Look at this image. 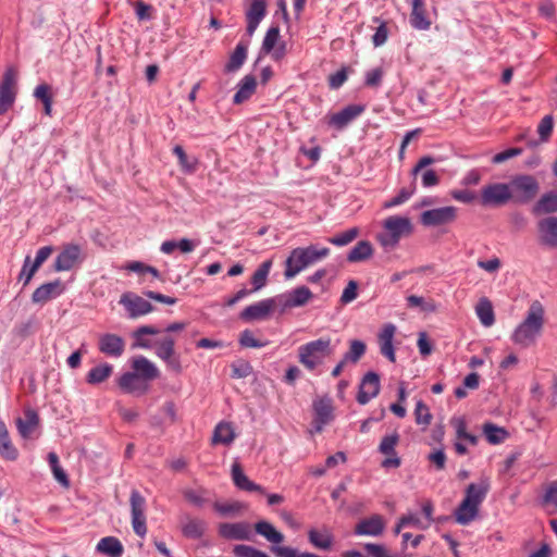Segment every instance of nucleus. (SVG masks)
Listing matches in <instances>:
<instances>
[{
    "label": "nucleus",
    "mask_w": 557,
    "mask_h": 557,
    "mask_svg": "<svg viewBox=\"0 0 557 557\" xmlns=\"http://www.w3.org/2000/svg\"><path fill=\"white\" fill-rule=\"evenodd\" d=\"M159 333H161V330L153 325L139 326L133 332V347L153 348L156 356L165 363L168 370L175 374H181L183 372L181 357L175 351V339L172 336H164L156 341L153 345L149 339L144 338L145 335H157Z\"/></svg>",
    "instance_id": "1"
},
{
    "label": "nucleus",
    "mask_w": 557,
    "mask_h": 557,
    "mask_svg": "<svg viewBox=\"0 0 557 557\" xmlns=\"http://www.w3.org/2000/svg\"><path fill=\"white\" fill-rule=\"evenodd\" d=\"M544 325V308L537 300L533 301L525 319L516 327L511 339L513 343L528 347L534 343Z\"/></svg>",
    "instance_id": "2"
},
{
    "label": "nucleus",
    "mask_w": 557,
    "mask_h": 557,
    "mask_svg": "<svg viewBox=\"0 0 557 557\" xmlns=\"http://www.w3.org/2000/svg\"><path fill=\"white\" fill-rule=\"evenodd\" d=\"M329 253L330 249L327 247L318 248L315 245L293 249L285 261L284 276L293 278L305 268L327 257Z\"/></svg>",
    "instance_id": "3"
},
{
    "label": "nucleus",
    "mask_w": 557,
    "mask_h": 557,
    "mask_svg": "<svg viewBox=\"0 0 557 557\" xmlns=\"http://www.w3.org/2000/svg\"><path fill=\"white\" fill-rule=\"evenodd\" d=\"M333 354L330 337H320L298 348L299 361L308 369L314 370L323 358Z\"/></svg>",
    "instance_id": "4"
},
{
    "label": "nucleus",
    "mask_w": 557,
    "mask_h": 557,
    "mask_svg": "<svg viewBox=\"0 0 557 557\" xmlns=\"http://www.w3.org/2000/svg\"><path fill=\"white\" fill-rule=\"evenodd\" d=\"M385 233L379 235V242L385 248H394L403 236L412 233V224L409 218L393 215L384 221Z\"/></svg>",
    "instance_id": "5"
},
{
    "label": "nucleus",
    "mask_w": 557,
    "mask_h": 557,
    "mask_svg": "<svg viewBox=\"0 0 557 557\" xmlns=\"http://www.w3.org/2000/svg\"><path fill=\"white\" fill-rule=\"evenodd\" d=\"M509 186L512 193V201L518 205H525L532 201L540 189L536 178L528 174L513 176L509 182Z\"/></svg>",
    "instance_id": "6"
},
{
    "label": "nucleus",
    "mask_w": 557,
    "mask_h": 557,
    "mask_svg": "<svg viewBox=\"0 0 557 557\" xmlns=\"http://www.w3.org/2000/svg\"><path fill=\"white\" fill-rule=\"evenodd\" d=\"M17 94V71L10 66L8 67L0 82V115L9 111L14 104Z\"/></svg>",
    "instance_id": "7"
},
{
    "label": "nucleus",
    "mask_w": 557,
    "mask_h": 557,
    "mask_svg": "<svg viewBox=\"0 0 557 557\" xmlns=\"http://www.w3.org/2000/svg\"><path fill=\"white\" fill-rule=\"evenodd\" d=\"M84 260L85 255L81 245L74 243L65 244L55 257L53 270L57 272L70 271L79 265Z\"/></svg>",
    "instance_id": "8"
},
{
    "label": "nucleus",
    "mask_w": 557,
    "mask_h": 557,
    "mask_svg": "<svg viewBox=\"0 0 557 557\" xmlns=\"http://www.w3.org/2000/svg\"><path fill=\"white\" fill-rule=\"evenodd\" d=\"M512 201L509 183H493L484 186L481 191L483 206L500 207Z\"/></svg>",
    "instance_id": "9"
},
{
    "label": "nucleus",
    "mask_w": 557,
    "mask_h": 557,
    "mask_svg": "<svg viewBox=\"0 0 557 557\" xmlns=\"http://www.w3.org/2000/svg\"><path fill=\"white\" fill-rule=\"evenodd\" d=\"M132 527L134 532L144 537L147 533L146 524V499L137 490H133L129 496Z\"/></svg>",
    "instance_id": "10"
},
{
    "label": "nucleus",
    "mask_w": 557,
    "mask_h": 557,
    "mask_svg": "<svg viewBox=\"0 0 557 557\" xmlns=\"http://www.w3.org/2000/svg\"><path fill=\"white\" fill-rule=\"evenodd\" d=\"M218 533L227 541H251L253 539L251 524L247 521L220 523Z\"/></svg>",
    "instance_id": "11"
},
{
    "label": "nucleus",
    "mask_w": 557,
    "mask_h": 557,
    "mask_svg": "<svg viewBox=\"0 0 557 557\" xmlns=\"http://www.w3.org/2000/svg\"><path fill=\"white\" fill-rule=\"evenodd\" d=\"M276 306V298H267L247 306L240 313L239 319L245 322L267 320Z\"/></svg>",
    "instance_id": "12"
},
{
    "label": "nucleus",
    "mask_w": 557,
    "mask_h": 557,
    "mask_svg": "<svg viewBox=\"0 0 557 557\" xmlns=\"http://www.w3.org/2000/svg\"><path fill=\"white\" fill-rule=\"evenodd\" d=\"M456 218L457 208L447 206L422 212L420 215V222L424 226H440L454 222Z\"/></svg>",
    "instance_id": "13"
},
{
    "label": "nucleus",
    "mask_w": 557,
    "mask_h": 557,
    "mask_svg": "<svg viewBox=\"0 0 557 557\" xmlns=\"http://www.w3.org/2000/svg\"><path fill=\"white\" fill-rule=\"evenodd\" d=\"M120 304L124 306L131 319L148 314L154 309L148 300L132 292L124 293L120 298Z\"/></svg>",
    "instance_id": "14"
},
{
    "label": "nucleus",
    "mask_w": 557,
    "mask_h": 557,
    "mask_svg": "<svg viewBox=\"0 0 557 557\" xmlns=\"http://www.w3.org/2000/svg\"><path fill=\"white\" fill-rule=\"evenodd\" d=\"M313 428L315 432H321L323 428L334 420V408L332 399L329 396H323L313 400Z\"/></svg>",
    "instance_id": "15"
},
{
    "label": "nucleus",
    "mask_w": 557,
    "mask_h": 557,
    "mask_svg": "<svg viewBox=\"0 0 557 557\" xmlns=\"http://www.w3.org/2000/svg\"><path fill=\"white\" fill-rule=\"evenodd\" d=\"M366 110L364 104L352 103L348 104L338 112H335L329 116L327 124L336 129H343Z\"/></svg>",
    "instance_id": "16"
},
{
    "label": "nucleus",
    "mask_w": 557,
    "mask_h": 557,
    "mask_svg": "<svg viewBox=\"0 0 557 557\" xmlns=\"http://www.w3.org/2000/svg\"><path fill=\"white\" fill-rule=\"evenodd\" d=\"M380 389V375L374 371L367 372L359 385V391L356 397L358 404H368L372 398L379 395Z\"/></svg>",
    "instance_id": "17"
},
{
    "label": "nucleus",
    "mask_w": 557,
    "mask_h": 557,
    "mask_svg": "<svg viewBox=\"0 0 557 557\" xmlns=\"http://www.w3.org/2000/svg\"><path fill=\"white\" fill-rule=\"evenodd\" d=\"M98 349L108 357L120 358L125 350V341L117 334L104 333L99 336Z\"/></svg>",
    "instance_id": "18"
},
{
    "label": "nucleus",
    "mask_w": 557,
    "mask_h": 557,
    "mask_svg": "<svg viewBox=\"0 0 557 557\" xmlns=\"http://www.w3.org/2000/svg\"><path fill=\"white\" fill-rule=\"evenodd\" d=\"M536 226L540 244L548 248H557V216L541 219Z\"/></svg>",
    "instance_id": "19"
},
{
    "label": "nucleus",
    "mask_w": 557,
    "mask_h": 557,
    "mask_svg": "<svg viewBox=\"0 0 557 557\" xmlns=\"http://www.w3.org/2000/svg\"><path fill=\"white\" fill-rule=\"evenodd\" d=\"M131 367L137 374V379L144 382H151L160 376L156 364L144 356H136L132 359Z\"/></svg>",
    "instance_id": "20"
},
{
    "label": "nucleus",
    "mask_w": 557,
    "mask_h": 557,
    "mask_svg": "<svg viewBox=\"0 0 557 557\" xmlns=\"http://www.w3.org/2000/svg\"><path fill=\"white\" fill-rule=\"evenodd\" d=\"M63 290L64 287L59 278L53 282L45 283L34 290L32 301L34 304L44 305L50 299L60 296Z\"/></svg>",
    "instance_id": "21"
},
{
    "label": "nucleus",
    "mask_w": 557,
    "mask_h": 557,
    "mask_svg": "<svg viewBox=\"0 0 557 557\" xmlns=\"http://www.w3.org/2000/svg\"><path fill=\"white\" fill-rule=\"evenodd\" d=\"M15 423L20 435L29 438L39 426L40 418L36 410L27 408L24 410V418H17Z\"/></svg>",
    "instance_id": "22"
},
{
    "label": "nucleus",
    "mask_w": 557,
    "mask_h": 557,
    "mask_svg": "<svg viewBox=\"0 0 557 557\" xmlns=\"http://www.w3.org/2000/svg\"><path fill=\"white\" fill-rule=\"evenodd\" d=\"M232 479L235 486L239 490L246 492H258L262 495H265V488L252 481L244 473L239 463H234L232 466Z\"/></svg>",
    "instance_id": "23"
},
{
    "label": "nucleus",
    "mask_w": 557,
    "mask_h": 557,
    "mask_svg": "<svg viewBox=\"0 0 557 557\" xmlns=\"http://www.w3.org/2000/svg\"><path fill=\"white\" fill-rule=\"evenodd\" d=\"M249 47V40L242 38L236 45L234 51L231 53L227 63L225 64L224 71L226 73H233L238 71L247 59V52Z\"/></svg>",
    "instance_id": "24"
},
{
    "label": "nucleus",
    "mask_w": 557,
    "mask_h": 557,
    "mask_svg": "<svg viewBox=\"0 0 557 557\" xmlns=\"http://www.w3.org/2000/svg\"><path fill=\"white\" fill-rule=\"evenodd\" d=\"M253 529L257 534L272 543V546H280V544L285 540L284 534L267 520H260L256 522L253 524Z\"/></svg>",
    "instance_id": "25"
},
{
    "label": "nucleus",
    "mask_w": 557,
    "mask_h": 557,
    "mask_svg": "<svg viewBox=\"0 0 557 557\" xmlns=\"http://www.w3.org/2000/svg\"><path fill=\"white\" fill-rule=\"evenodd\" d=\"M384 531V521L381 516L374 515L370 518L361 520L355 528L357 535L377 536Z\"/></svg>",
    "instance_id": "26"
},
{
    "label": "nucleus",
    "mask_w": 557,
    "mask_h": 557,
    "mask_svg": "<svg viewBox=\"0 0 557 557\" xmlns=\"http://www.w3.org/2000/svg\"><path fill=\"white\" fill-rule=\"evenodd\" d=\"M490 491V481L484 478L479 483H470L466 488L465 499L480 507Z\"/></svg>",
    "instance_id": "27"
},
{
    "label": "nucleus",
    "mask_w": 557,
    "mask_h": 557,
    "mask_svg": "<svg viewBox=\"0 0 557 557\" xmlns=\"http://www.w3.org/2000/svg\"><path fill=\"white\" fill-rule=\"evenodd\" d=\"M257 81L252 74L245 75L237 84V90L234 95L233 102L236 104L248 100L256 91Z\"/></svg>",
    "instance_id": "28"
},
{
    "label": "nucleus",
    "mask_w": 557,
    "mask_h": 557,
    "mask_svg": "<svg viewBox=\"0 0 557 557\" xmlns=\"http://www.w3.org/2000/svg\"><path fill=\"white\" fill-rule=\"evenodd\" d=\"M0 456L1 458L15 461L18 458V450L13 445L9 431L3 421L0 420Z\"/></svg>",
    "instance_id": "29"
},
{
    "label": "nucleus",
    "mask_w": 557,
    "mask_h": 557,
    "mask_svg": "<svg viewBox=\"0 0 557 557\" xmlns=\"http://www.w3.org/2000/svg\"><path fill=\"white\" fill-rule=\"evenodd\" d=\"M534 215L550 214L557 212V191L550 190L541 196L532 208Z\"/></svg>",
    "instance_id": "30"
},
{
    "label": "nucleus",
    "mask_w": 557,
    "mask_h": 557,
    "mask_svg": "<svg viewBox=\"0 0 557 557\" xmlns=\"http://www.w3.org/2000/svg\"><path fill=\"white\" fill-rule=\"evenodd\" d=\"M308 540L315 548L330 550L334 542V536L325 527L322 530L312 528L308 531Z\"/></svg>",
    "instance_id": "31"
},
{
    "label": "nucleus",
    "mask_w": 557,
    "mask_h": 557,
    "mask_svg": "<svg viewBox=\"0 0 557 557\" xmlns=\"http://www.w3.org/2000/svg\"><path fill=\"white\" fill-rule=\"evenodd\" d=\"M410 25L419 30L429 29L431 22L428 20L424 10L423 0H412V12L410 15Z\"/></svg>",
    "instance_id": "32"
},
{
    "label": "nucleus",
    "mask_w": 557,
    "mask_h": 557,
    "mask_svg": "<svg viewBox=\"0 0 557 557\" xmlns=\"http://www.w3.org/2000/svg\"><path fill=\"white\" fill-rule=\"evenodd\" d=\"M479 512V507L469 503V499H462L455 510L456 521L461 525H467L475 519Z\"/></svg>",
    "instance_id": "33"
},
{
    "label": "nucleus",
    "mask_w": 557,
    "mask_h": 557,
    "mask_svg": "<svg viewBox=\"0 0 557 557\" xmlns=\"http://www.w3.org/2000/svg\"><path fill=\"white\" fill-rule=\"evenodd\" d=\"M311 297L312 293L307 286H298L288 294L286 300L284 301V307H301L306 305Z\"/></svg>",
    "instance_id": "34"
},
{
    "label": "nucleus",
    "mask_w": 557,
    "mask_h": 557,
    "mask_svg": "<svg viewBox=\"0 0 557 557\" xmlns=\"http://www.w3.org/2000/svg\"><path fill=\"white\" fill-rule=\"evenodd\" d=\"M113 372V367L110 363L103 362L91 368L87 375L86 382L91 385H97L104 382L107 379L111 376Z\"/></svg>",
    "instance_id": "35"
},
{
    "label": "nucleus",
    "mask_w": 557,
    "mask_h": 557,
    "mask_svg": "<svg viewBox=\"0 0 557 557\" xmlns=\"http://www.w3.org/2000/svg\"><path fill=\"white\" fill-rule=\"evenodd\" d=\"M373 255V247L369 240H360L357 245L348 252L347 261L349 262H361L368 260Z\"/></svg>",
    "instance_id": "36"
},
{
    "label": "nucleus",
    "mask_w": 557,
    "mask_h": 557,
    "mask_svg": "<svg viewBox=\"0 0 557 557\" xmlns=\"http://www.w3.org/2000/svg\"><path fill=\"white\" fill-rule=\"evenodd\" d=\"M97 550L107 554L110 557H121L123 554V545L119 539L107 536L99 541Z\"/></svg>",
    "instance_id": "37"
},
{
    "label": "nucleus",
    "mask_w": 557,
    "mask_h": 557,
    "mask_svg": "<svg viewBox=\"0 0 557 557\" xmlns=\"http://www.w3.org/2000/svg\"><path fill=\"white\" fill-rule=\"evenodd\" d=\"M272 259L263 261L251 276L252 288L250 290L257 292L267 285L268 276L272 268Z\"/></svg>",
    "instance_id": "38"
},
{
    "label": "nucleus",
    "mask_w": 557,
    "mask_h": 557,
    "mask_svg": "<svg viewBox=\"0 0 557 557\" xmlns=\"http://www.w3.org/2000/svg\"><path fill=\"white\" fill-rule=\"evenodd\" d=\"M475 312L484 326H491L494 324L495 314L493 305L486 297H483L479 300L478 305L475 306Z\"/></svg>",
    "instance_id": "39"
},
{
    "label": "nucleus",
    "mask_w": 557,
    "mask_h": 557,
    "mask_svg": "<svg viewBox=\"0 0 557 557\" xmlns=\"http://www.w3.org/2000/svg\"><path fill=\"white\" fill-rule=\"evenodd\" d=\"M483 434L490 444L497 445L503 443L509 435L505 428L498 426L492 422L483 425Z\"/></svg>",
    "instance_id": "40"
},
{
    "label": "nucleus",
    "mask_w": 557,
    "mask_h": 557,
    "mask_svg": "<svg viewBox=\"0 0 557 557\" xmlns=\"http://www.w3.org/2000/svg\"><path fill=\"white\" fill-rule=\"evenodd\" d=\"M234 438H235V434H234V430H233L231 423L220 422L214 428L213 435H212L213 444L228 445L234 441Z\"/></svg>",
    "instance_id": "41"
},
{
    "label": "nucleus",
    "mask_w": 557,
    "mask_h": 557,
    "mask_svg": "<svg viewBox=\"0 0 557 557\" xmlns=\"http://www.w3.org/2000/svg\"><path fill=\"white\" fill-rule=\"evenodd\" d=\"M206 531V522L198 518L188 519L182 527V533L187 539L198 540Z\"/></svg>",
    "instance_id": "42"
},
{
    "label": "nucleus",
    "mask_w": 557,
    "mask_h": 557,
    "mask_svg": "<svg viewBox=\"0 0 557 557\" xmlns=\"http://www.w3.org/2000/svg\"><path fill=\"white\" fill-rule=\"evenodd\" d=\"M174 154L178 158V163L183 172L191 174L197 171L198 161L195 157L186 154L182 146L177 145L173 148Z\"/></svg>",
    "instance_id": "43"
},
{
    "label": "nucleus",
    "mask_w": 557,
    "mask_h": 557,
    "mask_svg": "<svg viewBox=\"0 0 557 557\" xmlns=\"http://www.w3.org/2000/svg\"><path fill=\"white\" fill-rule=\"evenodd\" d=\"M267 14V3L264 0H250L249 8L246 11V21L261 23Z\"/></svg>",
    "instance_id": "44"
},
{
    "label": "nucleus",
    "mask_w": 557,
    "mask_h": 557,
    "mask_svg": "<svg viewBox=\"0 0 557 557\" xmlns=\"http://www.w3.org/2000/svg\"><path fill=\"white\" fill-rule=\"evenodd\" d=\"M48 462L51 468V471L53 473L54 479L61 483L63 486L70 485V480L67 478V474L62 469L59 462V457L54 451H51L48 454Z\"/></svg>",
    "instance_id": "45"
},
{
    "label": "nucleus",
    "mask_w": 557,
    "mask_h": 557,
    "mask_svg": "<svg viewBox=\"0 0 557 557\" xmlns=\"http://www.w3.org/2000/svg\"><path fill=\"white\" fill-rule=\"evenodd\" d=\"M539 502L543 507L552 506L554 508L552 512H557V480L547 484Z\"/></svg>",
    "instance_id": "46"
},
{
    "label": "nucleus",
    "mask_w": 557,
    "mask_h": 557,
    "mask_svg": "<svg viewBox=\"0 0 557 557\" xmlns=\"http://www.w3.org/2000/svg\"><path fill=\"white\" fill-rule=\"evenodd\" d=\"M396 332V326L392 323H387L384 325L382 331L379 334V343H380V351L386 352L394 348L393 338Z\"/></svg>",
    "instance_id": "47"
},
{
    "label": "nucleus",
    "mask_w": 557,
    "mask_h": 557,
    "mask_svg": "<svg viewBox=\"0 0 557 557\" xmlns=\"http://www.w3.org/2000/svg\"><path fill=\"white\" fill-rule=\"evenodd\" d=\"M270 550L276 557H321L309 552L299 553L296 548L289 546H271Z\"/></svg>",
    "instance_id": "48"
},
{
    "label": "nucleus",
    "mask_w": 557,
    "mask_h": 557,
    "mask_svg": "<svg viewBox=\"0 0 557 557\" xmlns=\"http://www.w3.org/2000/svg\"><path fill=\"white\" fill-rule=\"evenodd\" d=\"M34 97L41 101L45 108V113L50 114L51 113V107H52V97L50 94V87L47 84H40L38 85L34 90Z\"/></svg>",
    "instance_id": "49"
},
{
    "label": "nucleus",
    "mask_w": 557,
    "mask_h": 557,
    "mask_svg": "<svg viewBox=\"0 0 557 557\" xmlns=\"http://www.w3.org/2000/svg\"><path fill=\"white\" fill-rule=\"evenodd\" d=\"M231 369H232L231 376L233 379H245V377L249 376L250 374H252V372H253V368L250 364V362H248L244 359H239V360L232 362Z\"/></svg>",
    "instance_id": "50"
},
{
    "label": "nucleus",
    "mask_w": 557,
    "mask_h": 557,
    "mask_svg": "<svg viewBox=\"0 0 557 557\" xmlns=\"http://www.w3.org/2000/svg\"><path fill=\"white\" fill-rule=\"evenodd\" d=\"M413 414L416 423L419 425L428 426L432 421L430 409L423 400L417 401Z\"/></svg>",
    "instance_id": "51"
},
{
    "label": "nucleus",
    "mask_w": 557,
    "mask_h": 557,
    "mask_svg": "<svg viewBox=\"0 0 557 557\" xmlns=\"http://www.w3.org/2000/svg\"><path fill=\"white\" fill-rule=\"evenodd\" d=\"M213 509L223 517L235 516L239 513L243 509V504L239 502H231V503H219L215 502L213 504Z\"/></svg>",
    "instance_id": "52"
},
{
    "label": "nucleus",
    "mask_w": 557,
    "mask_h": 557,
    "mask_svg": "<svg viewBox=\"0 0 557 557\" xmlns=\"http://www.w3.org/2000/svg\"><path fill=\"white\" fill-rule=\"evenodd\" d=\"M359 235V228L358 227H351L348 228L331 238H329V242L335 246L342 247L346 246L349 243H351L357 236Z\"/></svg>",
    "instance_id": "53"
},
{
    "label": "nucleus",
    "mask_w": 557,
    "mask_h": 557,
    "mask_svg": "<svg viewBox=\"0 0 557 557\" xmlns=\"http://www.w3.org/2000/svg\"><path fill=\"white\" fill-rule=\"evenodd\" d=\"M398 442L399 434L397 432H394L393 434L389 435H385L379 445V451L386 456H395V446L397 445Z\"/></svg>",
    "instance_id": "54"
},
{
    "label": "nucleus",
    "mask_w": 557,
    "mask_h": 557,
    "mask_svg": "<svg viewBox=\"0 0 557 557\" xmlns=\"http://www.w3.org/2000/svg\"><path fill=\"white\" fill-rule=\"evenodd\" d=\"M280 38V27L277 25L271 26L263 38L261 50L264 53H270L275 47Z\"/></svg>",
    "instance_id": "55"
},
{
    "label": "nucleus",
    "mask_w": 557,
    "mask_h": 557,
    "mask_svg": "<svg viewBox=\"0 0 557 557\" xmlns=\"http://www.w3.org/2000/svg\"><path fill=\"white\" fill-rule=\"evenodd\" d=\"M137 381H139L137 374L133 371H127L119 377L117 385L123 392L133 393L138 388L136 385Z\"/></svg>",
    "instance_id": "56"
},
{
    "label": "nucleus",
    "mask_w": 557,
    "mask_h": 557,
    "mask_svg": "<svg viewBox=\"0 0 557 557\" xmlns=\"http://www.w3.org/2000/svg\"><path fill=\"white\" fill-rule=\"evenodd\" d=\"M238 343L242 347L249 348H262L268 345V342H261L255 338L253 333L250 330H244L239 334Z\"/></svg>",
    "instance_id": "57"
},
{
    "label": "nucleus",
    "mask_w": 557,
    "mask_h": 557,
    "mask_svg": "<svg viewBox=\"0 0 557 557\" xmlns=\"http://www.w3.org/2000/svg\"><path fill=\"white\" fill-rule=\"evenodd\" d=\"M407 305L410 308L421 307L422 311L433 312L436 307L433 302H426L423 297L417 295H410L407 297Z\"/></svg>",
    "instance_id": "58"
},
{
    "label": "nucleus",
    "mask_w": 557,
    "mask_h": 557,
    "mask_svg": "<svg viewBox=\"0 0 557 557\" xmlns=\"http://www.w3.org/2000/svg\"><path fill=\"white\" fill-rule=\"evenodd\" d=\"M367 346L362 341L352 339L347 354L352 358V363L358 362L366 354Z\"/></svg>",
    "instance_id": "59"
},
{
    "label": "nucleus",
    "mask_w": 557,
    "mask_h": 557,
    "mask_svg": "<svg viewBox=\"0 0 557 557\" xmlns=\"http://www.w3.org/2000/svg\"><path fill=\"white\" fill-rule=\"evenodd\" d=\"M358 296V283L355 280H350L346 285L341 296L342 304H349L355 300Z\"/></svg>",
    "instance_id": "60"
},
{
    "label": "nucleus",
    "mask_w": 557,
    "mask_h": 557,
    "mask_svg": "<svg viewBox=\"0 0 557 557\" xmlns=\"http://www.w3.org/2000/svg\"><path fill=\"white\" fill-rule=\"evenodd\" d=\"M383 78V71L381 67H375L366 73L364 84L368 87H377L381 85Z\"/></svg>",
    "instance_id": "61"
},
{
    "label": "nucleus",
    "mask_w": 557,
    "mask_h": 557,
    "mask_svg": "<svg viewBox=\"0 0 557 557\" xmlns=\"http://www.w3.org/2000/svg\"><path fill=\"white\" fill-rule=\"evenodd\" d=\"M446 454L444 449H435L428 455V460L435 466L436 470H444L446 466Z\"/></svg>",
    "instance_id": "62"
},
{
    "label": "nucleus",
    "mask_w": 557,
    "mask_h": 557,
    "mask_svg": "<svg viewBox=\"0 0 557 557\" xmlns=\"http://www.w3.org/2000/svg\"><path fill=\"white\" fill-rule=\"evenodd\" d=\"M553 117L550 115H545L537 126L540 139H547L553 131Z\"/></svg>",
    "instance_id": "63"
},
{
    "label": "nucleus",
    "mask_w": 557,
    "mask_h": 557,
    "mask_svg": "<svg viewBox=\"0 0 557 557\" xmlns=\"http://www.w3.org/2000/svg\"><path fill=\"white\" fill-rule=\"evenodd\" d=\"M347 81V72L346 69H342L334 74H331L329 77V86L332 89H338L344 85V83Z\"/></svg>",
    "instance_id": "64"
}]
</instances>
